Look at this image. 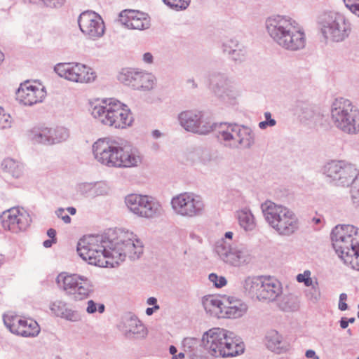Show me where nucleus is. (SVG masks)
Returning a JSON list of instances; mask_svg holds the SVG:
<instances>
[{
  "label": "nucleus",
  "instance_id": "f257e3e1",
  "mask_svg": "<svg viewBox=\"0 0 359 359\" xmlns=\"http://www.w3.org/2000/svg\"><path fill=\"white\" fill-rule=\"evenodd\" d=\"M79 255L88 264L115 267L128 257L138 259L144 252L141 240L123 226L108 228L103 234L83 236L77 244Z\"/></svg>",
  "mask_w": 359,
  "mask_h": 359
},
{
  "label": "nucleus",
  "instance_id": "f03ea898",
  "mask_svg": "<svg viewBox=\"0 0 359 359\" xmlns=\"http://www.w3.org/2000/svg\"><path fill=\"white\" fill-rule=\"evenodd\" d=\"M95 158L109 168L137 167L142 162L141 152L130 145L122 146L116 142L99 139L93 144Z\"/></svg>",
  "mask_w": 359,
  "mask_h": 359
},
{
  "label": "nucleus",
  "instance_id": "7ed1b4c3",
  "mask_svg": "<svg viewBox=\"0 0 359 359\" xmlns=\"http://www.w3.org/2000/svg\"><path fill=\"white\" fill-rule=\"evenodd\" d=\"M266 29L270 36L285 50L296 51L306 45V35L300 25L287 16L278 15L267 21Z\"/></svg>",
  "mask_w": 359,
  "mask_h": 359
},
{
  "label": "nucleus",
  "instance_id": "20e7f679",
  "mask_svg": "<svg viewBox=\"0 0 359 359\" xmlns=\"http://www.w3.org/2000/svg\"><path fill=\"white\" fill-rule=\"evenodd\" d=\"M201 345L212 356L228 358L244 352V344L236 334L219 327H213L205 332L201 338Z\"/></svg>",
  "mask_w": 359,
  "mask_h": 359
},
{
  "label": "nucleus",
  "instance_id": "39448f33",
  "mask_svg": "<svg viewBox=\"0 0 359 359\" xmlns=\"http://www.w3.org/2000/svg\"><path fill=\"white\" fill-rule=\"evenodd\" d=\"M89 111L102 123L114 128H125L133 121L127 105L114 98L90 103Z\"/></svg>",
  "mask_w": 359,
  "mask_h": 359
},
{
  "label": "nucleus",
  "instance_id": "423d86ee",
  "mask_svg": "<svg viewBox=\"0 0 359 359\" xmlns=\"http://www.w3.org/2000/svg\"><path fill=\"white\" fill-rule=\"evenodd\" d=\"M354 226H335L331 232L332 246L344 264L359 270V245L353 243L350 233Z\"/></svg>",
  "mask_w": 359,
  "mask_h": 359
},
{
  "label": "nucleus",
  "instance_id": "0eeeda50",
  "mask_svg": "<svg viewBox=\"0 0 359 359\" xmlns=\"http://www.w3.org/2000/svg\"><path fill=\"white\" fill-rule=\"evenodd\" d=\"M243 287L248 295L267 302L276 300L283 292L281 283L270 276L248 277L243 282Z\"/></svg>",
  "mask_w": 359,
  "mask_h": 359
},
{
  "label": "nucleus",
  "instance_id": "6e6552de",
  "mask_svg": "<svg viewBox=\"0 0 359 359\" xmlns=\"http://www.w3.org/2000/svg\"><path fill=\"white\" fill-rule=\"evenodd\" d=\"M319 25L322 34L333 42L344 41L351 33V25L345 16L335 12L325 13L320 18Z\"/></svg>",
  "mask_w": 359,
  "mask_h": 359
},
{
  "label": "nucleus",
  "instance_id": "1a4fd4ad",
  "mask_svg": "<svg viewBox=\"0 0 359 359\" xmlns=\"http://www.w3.org/2000/svg\"><path fill=\"white\" fill-rule=\"evenodd\" d=\"M359 111L349 100L344 97L335 99L332 104L331 116L334 125L348 134L356 133V118Z\"/></svg>",
  "mask_w": 359,
  "mask_h": 359
},
{
  "label": "nucleus",
  "instance_id": "9d476101",
  "mask_svg": "<svg viewBox=\"0 0 359 359\" xmlns=\"http://www.w3.org/2000/svg\"><path fill=\"white\" fill-rule=\"evenodd\" d=\"M218 140L224 147L230 149H250L255 144V134L252 130L245 126L226 123L225 129L219 131Z\"/></svg>",
  "mask_w": 359,
  "mask_h": 359
},
{
  "label": "nucleus",
  "instance_id": "9b49d317",
  "mask_svg": "<svg viewBox=\"0 0 359 359\" xmlns=\"http://www.w3.org/2000/svg\"><path fill=\"white\" fill-rule=\"evenodd\" d=\"M125 203L130 212L146 219L159 217L163 212L160 203L147 195L129 194L125 198Z\"/></svg>",
  "mask_w": 359,
  "mask_h": 359
},
{
  "label": "nucleus",
  "instance_id": "f8f14e48",
  "mask_svg": "<svg viewBox=\"0 0 359 359\" xmlns=\"http://www.w3.org/2000/svg\"><path fill=\"white\" fill-rule=\"evenodd\" d=\"M215 250L221 260L233 266H240L250 260L249 250L244 245L230 243L224 238L216 243Z\"/></svg>",
  "mask_w": 359,
  "mask_h": 359
},
{
  "label": "nucleus",
  "instance_id": "ddd939ff",
  "mask_svg": "<svg viewBox=\"0 0 359 359\" xmlns=\"http://www.w3.org/2000/svg\"><path fill=\"white\" fill-rule=\"evenodd\" d=\"M171 205L177 215L188 218L200 216L204 210V203L201 197L187 192L173 197Z\"/></svg>",
  "mask_w": 359,
  "mask_h": 359
},
{
  "label": "nucleus",
  "instance_id": "4468645a",
  "mask_svg": "<svg viewBox=\"0 0 359 359\" xmlns=\"http://www.w3.org/2000/svg\"><path fill=\"white\" fill-rule=\"evenodd\" d=\"M118 80L135 90H150L154 88L155 79L151 74L126 67L121 69Z\"/></svg>",
  "mask_w": 359,
  "mask_h": 359
},
{
  "label": "nucleus",
  "instance_id": "2eb2a0df",
  "mask_svg": "<svg viewBox=\"0 0 359 359\" xmlns=\"http://www.w3.org/2000/svg\"><path fill=\"white\" fill-rule=\"evenodd\" d=\"M55 71L60 76L74 82L90 83L96 78L91 68L80 63L57 64Z\"/></svg>",
  "mask_w": 359,
  "mask_h": 359
},
{
  "label": "nucleus",
  "instance_id": "dca6fc26",
  "mask_svg": "<svg viewBox=\"0 0 359 359\" xmlns=\"http://www.w3.org/2000/svg\"><path fill=\"white\" fill-rule=\"evenodd\" d=\"M78 24L81 31L90 39H97L104 33V24L100 15L92 11H86L80 14Z\"/></svg>",
  "mask_w": 359,
  "mask_h": 359
},
{
  "label": "nucleus",
  "instance_id": "f3484780",
  "mask_svg": "<svg viewBox=\"0 0 359 359\" xmlns=\"http://www.w3.org/2000/svg\"><path fill=\"white\" fill-rule=\"evenodd\" d=\"M210 88L214 94L222 99H234L239 95L235 84L224 74L212 72L209 76Z\"/></svg>",
  "mask_w": 359,
  "mask_h": 359
},
{
  "label": "nucleus",
  "instance_id": "a211bd4d",
  "mask_svg": "<svg viewBox=\"0 0 359 359\" xmlns=\"http://www.w3.org/2000/svg\"><path fill=\"white\" fill-rule=\"evenodd\" d=\"M46 95L44 87L33 85L27 81L20 84L16 93V100L24 105L32 106L41 102Z\"/></svg>",
  "mask_w": 359,
  "mask_h": 359
},
{
  "label": "nucleus",
  "instance_id": "6ab92c4d",
  "mask_svg": "<svg viewBox=\"0 0 359 359\" xmlns=\"http://www.w3.org/2000/svg\"><path fill=\"white\" fill-rule=\"evenodd\" d=\"M300 121L311 128L323 125L324 115L320 108L312 104L299 102L297 106Z\"/></svg>",
  "mask_w": 359,
  "mask_h": 359
},
{
  "label": "nucleus",
  "instance_id": "aec40b11",
  "mask_svg": "<svg viewBox=\"0 0 359 359\" xmlns=\"http://www.w3.org/2000/svg\"><path fill=\"white\" fill-rule=\"evenodd\" d=\"M118 20L131 29L143 30L150 27V19L147 14L138 11L124 10L120 13Z\"/></svg>",
  "mask_w": 359,
  "mask_h": 359
},
{
  "label": "nucleus",
  "instance_id": "412c9836",
  "mask_svg": "<svg viewBox=\"0 0 359 359\" xmlns=\"http://www.w3.org/2000/svg\"><path fill=\"white\" fill-rule=\"evenodd\" d=\"M340 178H345L342 184H338L340 187H350L351 198L353 203H358L359 197V185L358 183V177L359 176V171L356 166L351 163L344 161V166H343V172H341Z\"/></svg>",
  "mask_w": 359,
  "mask_h": 359
},
{
  "label": "nucleus",
  "instance_id": "4be33fe9",
  "mask_svg": "<svg viewBox=\"0 0 359 359\" xmlns=\"http://www.w3.org/2000/svg\"><path fill=\"white\" fill-rule=\"evenodd\" d=\"M119 329L128 338L144 339L147 335L146 327L135 316L123 317Z\"/></svg>",
  "mask_w": 359,
  "mask_h": 359
},
{
  "label": "nucleus",
  "instance_id": "5701e85b",
  "mask_svg": "<svg viewBox=\"0 0 359 359\" xmlns=\"http://www.w3.org/2000/svg\"><path fill=\"white\" fill-rule=\"evenodd\" d=\"M202 111H185L179 114V121L181 126L188 131L201 135L208 133L210 126L198 125L199 118L201 117Z\"/></svg>",
  "mask_w": 359,
  "mask_h": 359
},
{
  "label": "nucleus",
  "instance_id": "b1692460",
  "mask_svg": "<svg viewBox=\"0 0 359 359\" xmlns=\"http://www.w3.org/2000/svg\"><path fill=\"white\" fill-rule=\"evenodd\" d=\"M223 316L228 318H238L248 311V305L241 299L235 297H224Z\"/></svg>",
  "mask_w": 359,
  "mask_h": 359
},
{
  "label": "nucleus",
  "instance_id": "393cba45",
  "mask_svg": "<svg viewBox=\"0 0 359 359\" xmlns=\"http://www.w3.org/2000/svg\"><path fill=\"white\" fill-rule=\"evenodd\" d=\"M22 218L25 219L26 223L33 222L29 214L18 207H13L4 211L0 215L2 224H20L23 223Z\"/></svg>",
  "mask_w": 359,
  "mask_h": 359
},
{
  "label": "nucleus",
  "instance_id": "a878e982",
  "mask_svg": "<svg viewBox=\"0 0 359 359\" xmlns=\"http://www.w3.org/2000/svg\"><path fill=\"white\" fill-rule=\"evenodd\" d=\"M344 161H331L323 167V173L325 175L330 182L338 186V184H342L344 178H340V172H343Z\"/></svg>",
  "mask_w": 359,
  "mask_h": 359
},
{
  "label": "nucleus",
  "instance_id": "bb28decb",
  "mask_svg": "<svg viewBox=\"0 0 359 359\" xmlns=\"http://www.w3.org/2000/svg\"><path fill=\"white\" fill-rule=\"evenodd\" d=\"M266 344L269 350L276 353L286 352L290 348L289 344L283 341L282 335L274 330L267 332Z\"/></svg>",
  "mask_w": 359,
  "mask_h": 359
},
{
  "label": "nucleus",
  "instance_id": "cd10ccee",
  "mask_svg": "<svg viewBox=\"0 0 359 359\" xmlns=\"http://www.w3.org/2000/svg\"><path fill=\"white\" fill-rule=\"evenodd\" d=\"M49 307L56 316L72 322L79 321L80 319L77 312L68 308L66 302L62 300H56L52 302Z\"/></svg>",
  "mask_w": 359,
  "mask_h": 359
},
{
  "label": "nucleus",
  "instance_id": "c85d7f7f",
  "mask_svg": "<svg viewBox=\"0 0 359 359\" xmlns=\"http://www.w3.org/2000/svg\"><path fill=\"white\" fill-rule=\"evenodd\" d=\"M82 278L83 276L76 274L61 273L57 276L56 282L60 289L72 294Z\"/></svg>",
  "mask_w": 359,
  "mask_h": 359
},
{
  "label": "nucleus",
  "instance_id": "c756f323",
  "mask_svg": "<svg viewBox=\"0 0 359 359\" xmlns=\"http://www.w3.org/2000/svg\"><path fill=\"white\" fill-rule=\"evenodd\" d=\"M202 305L208 313L213 316H223L224 300L215 295L205 296L202 299Z\"/></svg>",
  "mask_w": 359,
  "mask_h": 359
},
{
  "label": "nucleus",
  "instance_id": "7c9ffc66",
  "mask_svg": "<svg viewBox=\"0 0 359 359\" xmlns=\"http://www.w3.org/2000/svg\"><path fill=\"white\" fill-rule=\"evenodd\" d=\"M261 209L265 220L269 224L275 222L280 223V205L266 200L261 204Z\"/></svg>",
  "mask_w": 359,
  "mask_h": 359
},
{
  "label": "nucleus",
  "instance_id": "2f4dec72",
  "mask_svg": "<svg viewBox=\"0 0 359 359\" xmlns=\"http://www.w3.org/2000/svg\"><path fill=\"white\" fill-rule=\"evenodd\" d=\"M25 318L16 315L12 312H8L3 316L4 323L9 331L16 335L19 334L21 330L20 327Z\"/></svg>",
  "mask_w": 359,
  "mask_h": 359
},
{
  "label": "nucleus",
  "instance_id": "473e14b6",
  "mask_svg": "<svg viewBox=\"0 0 359 359\" xmlns=\"http://www.w3.org/2000/svg\"><path fill=\"white\" fill-rule=\"evenodd\" d=\"M93 292V285L91 281L87 278L83 276L79 285L72 294L75 300H82L87 298Z\"/></svg>",
  "mask_w": 359,
  "mask_h": 359
},
{
  "label": "nucleus",
  "instance_id": "72a5a7b5",
  "mask_svg": "<svg viewBox=\"0 0 359 359\" xmlns=\"http://www.w3.org/2000/svg\"><path fill=\"white\" fill-rule=\"evenodd\" d=\"M20 328L18 335L24 337H36L40 332L37 322L31 318H24Z\"/></svg>",
  "mask_w": 359,
  "mask_h": 359
},
{
  "label": "nucleus",
  "instance_id": "f704fd0d",
  "mask_svg": "<svg viewBox=\"0 0 359 359\" xmlns=\"http://www.w3.org/2000/svg\"><path fill=\"white\" fill-rule=\"evenodd\" d=\"M30 137L34 143L51 145V133L50 128H41L31 130Z\"/></svg>",
  "mask_w": 359,
  "mask_h": 359
},
{
  "label": "nucleus",
  "instance_id": "c9c22d12",
  "mask_svg": "<svg viewBox=\"0 0 359 359\" xmlns=\"http://www.w3.org/2000/svg\"><path fill=\"white\" fill-rule=\"evenodd\" d=\"M2 169L15 178H19L23 173V165L13 158H7L1 163Z\"/></svg>",
  "mask_w": 359,
  "mask_h": 359
},
{
  "label": "nucleus",
  "instance_id": "e433bc0d",
  "mask_svg": "<svg viewBox=\"0 0 359 359\" xmlns=\"http://www.w3.org/2000/svg\"><path fill=\"white\" fill-rule=\"evenodd\" d=\"M278 307L284 311H295L299 307L297 297L292 294H285L278 302Z\"/></svg>",
  "mask_w": 359,
  "mask_h": 359
},
{
  "label": "nucleus",
  "instance_id": "4c0bfd02",
  "mask_svg": "<svg viewBox=\"0 0 359 359\" xmlns=\"http://www.w3.org/2000/svg\"><path fill=\"white\" fill-rule=\"evenodd\" d=\"M51 145L59 144L66 141L69 137V132L67 128L64 127H57L50 128Z\"/></svg>",
  "mask_w": 359,
  "mask_h": 359
},
{
  "label": "nucleus",
  "instance_id": "58836bf2",
  "mask_svg": "<svg viewBox=\"0 0 359 359\" xmlns=\"http://www.w3.org/2000/svg\"><path fill=\"white\" fill-rule=\"evenodd\" d=\"M284 224H296L298 218L295 213L286 206L280 205V223Z\"/></svg>",
  "mask_w": 359,
  "mask_h": 359
},
{
  "label": "nucleus",
  "instance_id": "ea45409f",
  "mask_svg": "<svg viewBox=\"0 0 359 359\" xmlns=\"http://www.w3.org/2000/svg\"><path fill=\"white\" fill-rule=\"evenodd\" d=\"M198 125L203 126H210V128L208 130V133L211 131H215L217 133V136L219 135V131L222 129H225L227 123H215L212 122V121L208 118L205 117V115L203 112H201V117L199 118L198 123H197Z\"/></svg>",
  "mask_w": 359,
  "mask_h": 359
},
{
  "label": "nucleus",
  "instance_id": "a19ab883",
  "mask_svg": "<svg viewBox=\"0 0 359 359\" xmlns=\"http://www.w3.org/2000/svg\"><path fill=\"white\" fill-rule=\"evenodd\" d=\"M236 217L239 224H255V217L250 210L243 208L236 211Z\"/></svg>",
  "mask_w": 359,
  "mask_h": 359
},
{
  "label": "nucleus",
  "instance_id": "79ce46f5",
  "mask_svg": "<svg viewBox=\"0 0 359 359\" xmlns=\"http://www.w3.org/2000/svg\"><path fill=\"white\" fill-rule=\"evenodd\" d=\"M163 1L169 8L177 11L185 10L190 4V0H163Z\"/></svg>",
  "mask_w": 359,
  "mask_h": 359
},
{
  "label": "nucleus",
  "instance_id": "37998d69",
  "mask_svg": "<svg viewBox=\"0 0 359 359\" xmlns=\"http://www.w3.org/2000/svg\"><path fill=\"white\" fill-rule=\"evenodd\" d=\"M305 292L307 299L313 302H318L320 297V292L317 282L312 284L311 288L306 290Z\"/></svg>",
  "mask_w": 359,
  "mask_h": 359
},
{
  "label": "nucleus",
  "instance_id": "c03bdc74",
  "mask_svg": "<svg viewBox=\"0 0 359 359\" xmlns=\"http://www.w3.org/2000/svg\"><path fill=\"white\" fill-rule=\"evenodd\" d=\"M278 234L280 236H290L296 230V226H271Z\"/></svg>",
  "mask_w": 359,
  "mask_h": 359
},
{
  "label": "nucleus",
  "instance_id": "a18cd8bd",
  "mask_svg": "<svg viewBox=\"0 0 359 359\" xmlns=\"http://www.w3.org/2000/svg\"><path fill=\"white\" fill-rule=\"evenodd\" d=\"M241 44L238 42V41L234 39H229L226 41L224 42L222 44V50L225 54L229 55L231 54L233 50L237 48Z\"/></svg>",
  "mask_w": 359,
  "mask_h": 359
},
{
  "label": "nucleus",
  "instance_id": "49530a36",
  "mask_svg": "<svg viewBox=\"0 0 359 359\" xmlns=\"http://www.w3.org/2000/svg\"><path fill=\"white\" fill-rule=\"evenodd\" d=\"M11 125V117L9 114L0 107V129L10 128Z\"/></svg>",
  "mask_w": 359,
  "mask_h": 359
},
{
  "label": "nucleus",
  "instance_id": "de8ad7c7",
  "mask_svg": "<svg viewBox=\"0 0 359 359\" xmlns=\"http://www.w3.org/2000/svg\"><path fill=\"white\" fill-rule=\"evenodd\" d=\"M198 344V340L194 337H186L182 341V346L184 350L192 351Z\"/></svg>",
  "mask_w": 359,
  "mask_h": 359
},
{
  "label": "nucleus",
  "instance_id": "09e8293b",
  "mask_svg": "<svg viewBox=\"0 0 359 359\" xmlns=\"http://www.w3.org/2000/svg\"><path fill=\"white\" fill-rule=\"evenodd\" d=\"M209 280L216 287H222L226 285V280L224 276H218L215 273L209 275Z\"/></svg>",
  "mask_w": 359,
  "mask_h": 359
},
{
  "label": "nucleus",
  "instance_id": "8fccbe9b",
  "mask_svg": "<svg viewBox=\"0 0 359 359\" xmlns=\"http://www.w3.org/2000/svg\"><path fill=\"white\" fill-rule=\"evenodd\" d=\"M245 55V50L243 48L242 46L240 45L236 48L231 54H229L231 58L237 62H241L244 60Z\"/></svg>",
  "mask_w": 359,
  "mask_h": 359
},
{
  "label": "nucleus",
  "instance_id": "3c124183",
  "mask_svg": "<svg viewBox=\"0 0 359 359\" xmlns=\"http://www.w3.org/2000/svg\"><path fill=\"white\" fill-rule=\"evenodd\" d=\"M47 236L50 238V239L46 240L43 243V247L46 248H50L53 244L56 243V231L54 229H49L47 231Z\"/></svg>",
  "mask_w": 359,
  "mask_h": 359
},
{
  "label": "nucleus",
  "instance_id": "603ef678",
  "mask_svg": "<svg viewBox=\"0 0 359 359\" xmlns=\"http://www.w3.org/2000/svg\"><path fill=\"white\" fill-rule=\"evenodd\" d=\"M311 273L309 271H306L303 274L299 273L297 276V280L299 283H304V285L307 287H310L312 285L313 281L312 279L310 278Z\"/></svg>",
  "mask_w": 359,
  "mask_h": 359
},
{
  "label": "nucleus",
  "instance_id": "864d4df0",
  "mask_svg": "<svg viewBox=\"0 0 359 359\" xmlns=\"http://www.w3.org/2000/svg\"><path fill=\"white\" fill-rule=\"evenodd\" d=\"M345 6L353 13L358 15L359 12V0H343Z\"/></svg>",
  "mask_w": 359,
  "mask_h": 359
},
{
  "label": "nucleus",
  "instance_id": "5fc2aeb1",
  "mask_svg": "<svg viewBox=\"0 0 359 359\" xmlns=\"http://www.w3.org/2000/svg\"><path fill=\"white\" fill-rule=\"evenodd\" d=\"M196 153L199 156L200 161L203 163L209 162L211 160V155L207 149H197Z\"/></svg>",
  "mask_w": 359,
  "mask_h": 359
},
{
  "label": "nucleus",
  "instance_id": "6e6d98bb",
  "mask_svg": "<svg viewBox=\"0 0 359 359\" xmlns=\"http://www.w3.org/2000/svg\"><path fill=\"white\" fill-rule=\"evenodd\" d=\"M55 215L58 218H61L66 224H68L71 222L70 217L65 212V210L63 208L57 209L55 211Z\"/></svg>",
  "mask_w": 359,
  "mask_h": 359
},
{
  "label": "nucleus",
  "instance_id": "4d7b16f0",
  "mask_svg": "<svg viewBox=\"0 0 359 359\" xmlns=\"http://www.w3.org/2000/svg\"><path fill=\"white\" fill-rule=\"evenodd\" d=\"M347 300V294L346 293H341L339 295L338 308L340 311H346L348 309V305L346 303Z\"/></svg>",
  "mask_w": 359,
  "mask_h": 359
},
{
  "label": "nucleus",
  "instance_id": "13d9d810",
  "mask_svg": "<svg viewBox=\"0 0 359 359\" xmlns=\"http://www.w3.org/2000/svg\"><path fill=\"white\" fill-rule=\"evenodd\" d=\"M97 311V304L93 300H88L87 302L86 312L88 313H94Z\"/></svg>",
  "mask_w": 359,
  "mask_h": 359
},
{
  "label": "nucleus",
  "instance_id": "bf43d9fd",
  "mask_svg": "<svg viewBox=\"0 0 359 359\" xmlns=\"http://www.w3.org/2000/svg\"><path fill=\"white\" fill-rule=\"evenodd\" d=\"M265 121L269 123V126L272 127L276 124V121L275 119L271 118V114L270 112L266 111L264 113Z\"/></svg>",
  "mask_w": 359,
  "mask_h": 359
},
{
  "label": "nucleus",
  "instance_id": "052dcab7",
  "mask_svg": "<svg viewBox=\"0 0 359 359\" xmlns=\"http://www.w3.org/2000/svg\"><path fill=\"white\" fill-rule=\"evenodd\" d=\"M305 356L309 359H319V357L316 355V352L309 349L306 351Z\"/></svg>",
  "mask_w": 359,
  "mask_h": 359
},
{
  "label": "nucleus",
  "instance_id": "680f3d73",
  "mask_svg": "<svg viewBox=\"0 0 359 359\" xmlns=\"http://www.w3.org/2000/svg\"><path fill=\"white\" fill-rule=\"evenodd\" d=\"M143 60L146 63L150 64L153 62V55L150 53H146L143 55Z\"/></svg>",
  "mask_w": 359,
  "mask_h": 359
},
{
  "label": "nucleus",
  "instance_id": "e2e57ef3",
  "mask_svg": "<svg viewBox=\"0 0 359 359\" xmlns=\"http://www.w3.org/2000/svg\"><path fill=\"white\" fill-rule=\"evenodd\" d=\"M159 308H160V307H159V306H158V305H155V306H154V307H149V308H147V309H146V313H147V315H148V316H151V315H152V314H153V313H154V311L155 310H158V309H159Z\"/></svg>",
  "mask_w": 359,
  "mask_h": 359
},
{
  "label": "nucleus",
  "instance_id": "0e129e2a",
  "mask_svg": "<svg viewBox=\"0 0 359 359\" xmlns=\"http://www.w3.org/2000/svg\"><path fill=\"white\" fill-rule=\"evenodd\" d=\"M348 325V321L346 318H341L340 320V326L342 329H346Z\"/></svg>",
  "mask_w": 359,
  "mask_h": 359
},
{
  "label": "nucleus",
  "instance_id": "69168bd1",
  "mask_svg": "<svg viewBox=\"0 0 359 359\" xmlns=\"http://www.w3.org/2000/svg\"><path fill=\"white\" fill-rule=\"evenodd\" d=\"M6 228H5V230H8V231H11L13 232H18V229H19V230H21V229L20 228L19 226H10V225H8V226H4Z\"/></svg>",
  "mask_w": 359,
  "mask_h": 359
},
{
  "label": "nucleus",
  "instance_id": "338daca9",
  "mask_svg": "<svg viewBox=\"0 0 359 359\" xmlns=\"http://www.w3.org/2000/svg\"><path fill=\"white\" fill-rule=\"evenodd\" d=\"M147 304L153 305L154 306H155V305H158L157 304V299L155 297H149V298H148L147 300Z\"/></svg>",
  "mask_w": 359,
  "mask_h": 359
},
{
  "label": "nucleus",
  "instance_id": "774afa93",
  "mask_svg": "<svg viewBox=\"0 0 359 359\" xmlns=\"http://www.w3.org/2000/svg\"><path fill=\"white\" fill-rule=\"evenodd\" d=\"M268 126H269V123H268L266 121H261V122H259V127L261 129H265V128H266Z\"/></svg>",
  "mask_w": 359,
  "mask_h": 359
}]
</instances>
